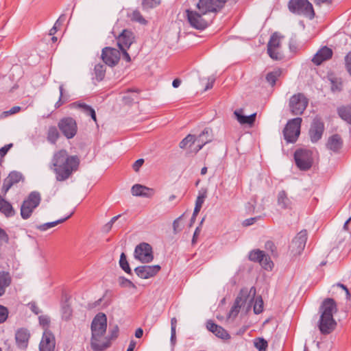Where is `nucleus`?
Returning <instances> with one entry per match:
<instances>
[{
    "label": "nucleus",
    "mask_w": 351,
    "mask_h": 351,
    "mask_svg": "<svg viewBox=\"0 0 351 351\" xmlns=\"http://www.w3.org/2000/svg\"><path fill=\"white\" fill-rule=\"evenodd\" d=\"M80 165L77 156H69L64 149L54 153L51 160V169L56 174V178L62 182L69 178L76 171Z\"/></svg>",
    "instance_id": "f257e3e1"
},
{
    "label": "nucleus",
    "mask_w": 351,
    "mask_h": 351,
    "mask_svg": "<svg viewBox=\"0 0 351 351\" xmlns=\"http://www.w3.org/2000/svg\"><path fill=\"white\" fill-rule=\"evenodd\" d=\"M90 346L93 351H104L110 347V339L104 338L107 329V317L99 313L93 318L91 326Z\"/></svg>",
    "instance_id": "f03ea898"
},
{
    "label": "nucleus",
    "mask_w": 351,
    "mask_h": 351,
    "mask_svg": "<svg viewBox=\"0 0 351 351\" xmlns=\"http://www.w3.org/2000/svg\"><path fill=\"white\" fill-rule=\"evenodd\" d=\"M186 16L190 25L199 30L206 29L212 22L214 16L203 14L202 12L186 10Z\"/></svg>",
    "instance_id": "7ed1b4c3"
},
{
    "label": "nucleus",
    "mask_w": 351,
    "mask_h": 351,
    "mask_svg": "<svg viewBox=\"0 0 351 351\" xmlns=\"http://www.w3.org/2000/svg\"><path fill=\"white\" fill-rule=\"evenodd\" d=\"M41 201V195L38 191L31 192L23 202L21 206V216L23 219H29L34 209L36 208Z\"/></svg>",
    "instance_id": "20e7f679"
},
{
    "label": "nucleus",
    "mask_w": 351,
    "mask_h": 351,
    "mask_svg": "<svg viewBox=\"0 0 351 351\" xmlns=\"http://www.w3.org/2000/svg\"><path fill=\"white\" fill-rule=\"evenodd\" d=\"M288 8L293 14L303 15L310 19L315 16L313 5L308 0H290Z\"/></svg>",
    "instance_id": "39448f33"
},
{
    "label": "nucleus",
    "mask_w": 351,
    "mask_h": 351,
    "mask_svg": "<svg viewBox=\"0 0 351 351\" xmlns=\"http://www.w3.org/2000/svg\"><path fill=\"white\" fill-rule=\"evenodd\" d=\"M302 121V119L300 117L288 121L283 130L284 138L287 143H293L297 141L300 134Z\"/></svg>",
    "instance_id": "423d86ee"
},
{
    "label": "nucleus",
    "mask_w": 351,
    "mask_h": 351,
    "mask_svg": "<svg viewBox=\"0 0 351 351\" xmlns=\"http://www.w3.org/2000/svg\"><path fill=\"white\" fill-rule=\"evenodd\" d=\"M308 104V98L303 93L292 95L289 101V110L293 115H302Z\"/></svg>",
    "instance_id": "0eeeda50"
},
{
    "label": "nucleus",
    "mask_w": 351,
    "mask_h": 351,
    "mask_svg": "<svg viewBox=\"0 0 351 351\" xmlns=\"http://www.w3.org/2000/svg\"><path fill=\"white\" fill-rule=\"evenodd\" d=\"M226 1L227 0H199L196 7L203 14L214 16L213 14L219 12Z\"/></svg>",
    "instance_id": "6e6552de"
},
{
    "label": "nucleus",
    "mask_w": 351,
    "mask_h": 351,
    "mask_svg": "<svg viewBox=\"0 0 351 351\" xmlns=\"http://www.w3.org/2000/svg\"><path fill=\"white\" fill-rule=\"evenodd\" d=\"M135 259L143 263H149L154 259L152 246L147 243H141L135 247L134 252Z\"/></svg>",
    "instance_id": "1a4fd4ad"
},
{
    "label": "nucleus",
    "mask_w": 351,
    "mask_h": 351,
    "mask_svg": "<svg viewBox=\"0 0 351 351\" xmlns=\"http://www.w3.org/2000/svg\"><path fill=\"white\" fill-rule=\"evenodd\" d=\"M58 126L63 135L69 139L73 138L77 131V123L72 117L61 119Z\"/></svg>",
    "instance_id": "9d476101"
},
{
    "label": "nucleus",
    "mask_w": 351,
    "mask_h": 351,
    "mask_svg": "<svg viewBox=\"0 0 351 351\" xmlns=\"http://www.w3.org/2000/svg\"><path fill=\"white\" fill-rule=\"evenodd\" d=\"M307 241V232L301 230L292 240L289 246L290 253L293 256L300 255L304 250Z\"/></svg>",
    "instance_id": "9b49d317"
},
{
    "label": "nucleus",
    "mask_w": 351,
    "mask_h": 351,
    "mask_svg": "<svg viewBox=\"0 0 351 351\" xmlns=\"http://www.w3.org/2000/svg\"><path fill=\"white\" fill-rule=\"evenodd\" d=\"M282 36L278 32L274 33L267 43V53L269 57L275 60H281L282 58V53L278 51L280 47V39Z\"/></svg>",
    "instance_id": "f8f14e48"
},
{
    "label": "nucleus",
    "mask_w": 351,
    "mask_h": 351,
    "mask_svg": "<svg viewBox=\"0 0 351 351\" xmlns=\"http://www.w3.org/2000/svg\"><path fill=\"white\" fill-rule=\"evenodd\" d=\"M295 164L301 170H308L312 166L311 152L308 150H297L294 154Z\"/></svg>",
    "instance_id": "ddd939ff"
},
{
    "label": "nucleus",
    "mask_w": 351,
    "mask_h": 351,
    "mask_svg": "<svg viewBox=\"0 0 351 351\" xmlns=\"http://www.w3.org/2000/svg\"><path fill=\"white\" fill-rule=\"evenodd\" d=\"M120 51L119 50L110 47H104L101 51V58L104 62L111 67L117 65L120 60Z\"/></svg>",
    "instance_id": "4468645a"
},
{
    "label": "nucleus",
    "mask_w": 351,
    "mask_h": 351,
    "mask_svg": "<svg viewBox=\"0 0 351 351\" xmlns=\"http://www.w3.org/2000/svg\"><path fill=\"white\" fill-rule=\"evenodd\" d=\"M324 123L319 117H315L311 125L309 136L312 143L319 141L324 132Z\"/></svg>",
    "instance_id": "2eb2a0df"
},
{
    "label": "nucleus",
    "mask_w": 351,
    "mask_h": 351,
    "mask_svg": "<svg viewBox=\"0 0 351 351\" xmlns=\"http://www.w3.org/2000/svg\"><path fill=\"white\" fill-rule=\"evenodd\" d=\"M55 347L54 335L49 330H45L39 344V351H54Z\"/></svg>",
    "instance_id": "dca6fc26"
},
{
    "label": "nucleus",
    "mask_w": 351,
    "mask_h": 351,
    "mask_svg": "<svg viewBox=\"0 0 351 351\" xmlns=\"http://www.w3.org/2000/svg\"><path fill=\"white\" fill-rule=\"evenodd\" d=\"M160 270L159 265H142L134 269L136 274L142 279H148L156 275Z\"/></svg>",
    "instance_id": "f3484780"
},
{
    "label": "nucleus",
    "mask_w": 351,
    "mask_h": 351,
    "mask_svg": "<svg viewBox=\"0 0 351 351\" xmlns=\"http://www.w3.org/2000/svg\"><path fill=\"white\" fill-rule=\"evenodd\" d=\"M212 129L206 128L197 136H195V147L193 149L195 153L198 152L207 143L213 141Z\"/></svg>",
    "instance_id": "a211bd4d"
},
{
    "label": "nucleus",
    "mask_w": 351,
    "mask_h": 351,
    "mask_svg": "<svg viewBox=\"0 0 351 351\" xmlns=\"http://www.w3.org/2000/svg\"><path fill=\"white\" fill-rule=\"evenodd\" d=\"M337 322L333 316L320 315L318 327L322 334L328 335L336 328Z\"/></svg>",
    "instance_id": "6ab92c4d"
},
{
    "label": "nucleus",
    "mask_w": 351,
    "mask_h": 351,
    "mask_svg": "<svg viewBox=\"0 0 351 351\" xmlns=\"http://www.w3.org/2000/svg\"><path fill=\"white\" fill-rule=\"evenodd\" d=\"M23 180L24 177L21 173L16 171L10 172L3 180L2 192L5 194L14 184L19 183L20 181H23Z\"/></svg>",
    "instance_id": "aec40b11"
},
{
    "label": "nucleus",
    "mask_w": 351,
    "mask_h": 351,
    "mask_svg": "<svg viewBox=\"0 0 351 351\" xmlns=\"http://www.w3.org/2000/svg\"><path fill=\"white\" fill-rule=\"evenodd\" d=\"M134 40V34L128 29H123L117 37V45L121 49H129Z\"/></svg>",
    "instance_id": "412c9836"
},
{
    "label": "nucleus",
    "mask_w": 351,
    "mask_h": 351,
    "mask_svg": "<svg viewBox=\"0 0 351 351\" xmlns=\"http://www.w3.org/2000/svg\"><path fill=\"white\" fill-rule=\"evenodd\" d=\"M337 311V303L334 299L330 298L324 300L319 307L320 315L323 316H333V314Z\"/></svg>",
    "instance_id": "4be33fe9"
},
{
    "label": "nucleus",
    "mask_w": 351,
    "mask_h": 351,
    "mask_svg": "<svg viewBox=\"0 0 351 351\" xmlns=\"http://www.w3.org/2000/svg\"><path fill=\"white\" fill-rule=\"evenodd\" d=\"M332 56V49L328 47H324L314 55L312 61L315 64L319 65L323 62L331 58Z\"/></svg>",
    "instance_id": "5701e85b"
},
{
    "label": "nucleus",
    "mask_w": 351,
    "mask_h": 351,
    "mask_svg": "<svg viewBox=\"0 0 351 351\" xmlns=\"http://www.w3.org/2000/svg\"><path fill=\"white\" fill-rule=\"evenodd\" d=\"M327 149L335 153H338L343 146V140L339 134H335L330 136L326 144Z\"/></svg>",
    "instance_id": "b1692460"
},
{
    "label": "nucleus",
    "mask_w": 351,
    "mask_h": 351,
    "mask_svg": "<svg viewBox=\"0 0 351 351\" xmlns=\"http://www.w3.org/2000/svg\"><path fill=\"white\" fill-rule=\"evenodd\" d=\"M131 193L134 196H140L144 197H151L154 194L153 189L148 188L145 186L136 184L131 189Z\"/></svg>",
    "instance_id": "393cba45"
},
{
    "label": "nucleus",
    "mask_w": 351,
    "mask_h": 351,
    "mask_svg": "<svg viewBox=\"0 0 351 351\" xmlns=\"http://www.w3.org/2000/svg\"><path fill=\"white\" fill-rule=\"evenodd\" d=\"M29 333L27 329L20 328L15 334V339L17 346L21 348H25L28 344Z\"/></svg>",
    "instance_id": "a878e982"
},
{
    "label": "nucleus",
    "mask_w": 351,
    "mask_h": 351,
    "mask_svg": "<svg viewBox=\"0 0 351 351\" xmlns=\"http://www.w3.org/2000/svg\"><path fill=\"white\" fill-rule=\"evenodd\" d=\"M243 110L239 109L234 111V114L237 119V121L241 124H248L252 125L256 119V113H253L250 116H245L242 114Z\"/></svg>",
    "instance_id": "bb28decb"
},
{
    "label": "nucleus",
    "mask_w": 351,
    "mask_h": 351,
    "mask_svg": "<svg viewBox=\"0 0 351 351\" xmlns=\"http://www.w3.org/2000/svg\"><path fill=\"white\" fill-rule=\"evenodd\" d=\"M278 205L282 209H291L292 201L289 198L285 191H280L278 194Z\"/></svg>",
    "instance_id": "cd10ccee"
},
{
    "label": "nucleus",
    "mask_w": 351,
    "mask_h": 351,
    "mask_svg": "<svg viewBox=\"0 0 351 351\" xmlns=\"http://www.w3.org/2000/svg\"><path fill=\"white\" fill-rule=\"evenodd\" d=\"M12 282V278L8 272H0V297L4 295L5 289Z\"/></svg>",
    "instance_id": "c85d7f7f"
},
{
    "label": "nucleus",
    "mask_w": 351,
    "mask_h": 351,
    "mask_svg": "<svg viewBox=\"0 0 351 351\" xmlns=\"http://www.w3.org/2000/svg\"><path fill=\"white\" fill-rule=\"evenodd\" d=\"M251 293H253V294L255 295L256 289L254 287L250 289V293H248L247 289H241L234 304L241 307L245 304L247 298Z\"/></svg>",
    "instance_id": "c756f323"
},
{
    "label": "nucleus",
    "mask_w": 351,
    "mask_h": 351,
    "mask_svg": "<svg viewBox=\"0 0 351 351\" xmlns=\"http://www.w3.org/2000/svg\"><path fill=\"white\" fill-rule=\"evenodd\" d=\"M0 212L3 213L6 217H12L15 212L12 206L6 200H5L0 195Z\"/></svg>",
    "instance_id": "7c9ffc66"
},
{
    "label": "nucleus",
    "mask_w": 351,
    "mask_h": 351,
    "mask_svg": "<svg viewBox=\"0 0 351 351\" xmlns=\"http://www.w3.org/2000/svg\"><path fill=\"white\" fill-rule=\"evenodd\" d=\"M337 112L343 120L351 123V106H341L337 109Z\"/></svg>",
    "instance_id": "2f4dec72"
},
{
    "label": "nucleus",
    "mask_w": 351,
    "mask_h": 351,
    "mask_svg": "<svg viewBox=\"0 0 351 351\" xmlns=\"http://www.w3.org/2000/svg\"><path fill=\"white\" fill-rule=\"evenodd\" d=\"M71 216V214L69 215V216L66 217L65 218L60 219L56 220L55 221L47 222V223H45L43 224H40V225H36V228L40 231H43V232L46 231L49 228L55 227L58 224L63 223L66 219H68Z\"/></svg>",
    "instance_id": "473e14b6"
},
{
    "label": "nucleus",
    "mask_w": 351,
    "mask_h": 351,
    "mask_svg": "<svg viewBox=\"0 0 351 351\" xmlns=\"http://www.w3.org/2000/svg\"><path fill=\"white\" fill-rule=\"evenodd\" d=\"M60 137V133L56 126H50L47 130V139L51 144H56Z\"/></svg>",
    "instance_id": "72a5a7b5"
},
{
    "label": "nucleus",
    "mask_w": 351,
    "mask_h": 351,
    "mask_svg": "<svg viewBox=\"0 0 351 351\" xmlns=\"http://www.w3.org/2000/svg\"><path fill=\"white\" fill-rule=\"evenodd\" d=\"M77 106H78L79 108L81 109V110L84 113H85L87 115L90 116L92 119L95 122H97V117H96L95 111V110L91 106H88V105L84 104V103H79L77 104Z\"/></svg>",
    "instance_id": "f704fd0d"
},
{
    "label": "nucleus",
    "mask_w": 351,
    "mask_h": 351,
    "mask_svg": "<svg viewBox=\"0 0 351 351\" xmlns=\"http://www.w3.org/2000/svg\"><path fill=\"white\" fill-rule=\"evenodd\" d=\"M328 80L330 82L331 90L333 93L340 92L342 90V81L341 78L330 77Z\"/></svg>",
    "instance_id": "c9c22d12"
},
{
    "label": "nucleus",
    "mask_w": 351,
    "mask_h": 351,
    "mask_svg": "<svg viewBox=\"0 0 351 351\" xmlns=\"http://www.w3.org/2000/svg\"><path fill=\"white\" fill-rule=\"evenodd\" d=\"M192 145L195 146V136L193 134H188L182 140L179 145L181 149H185L187 147H190Z\"/></svg>",
    "instance_id": "e433bc0d"
},
{
    "label": "nucleus",
    "mask_w": 351,
    "mask_h": 351,
    "mask_svg": "<svg viewBox=\"0 0 351 351\" xmlns=\"http://www.w3.org/2000/svg\"><path fill=\"white\" fill-rule=\"evenodd\" d=\"M281 75V71L279 69H276L274 71H272L271 72H269L266 75V80L267 82L271 86H274L276 84V80L278 79V77Z\"/></svg>",
    "instance_id": "4c0bfd02"
},
{
    "label": "nucleus",
    "mask_w": 351,
    "mask_h": 351,
    "mask_svg": "<svg viewBox=\"0 0 351 351\" xmlns=\"http://www.w3.org/2000/svg\"><path fill=\"white\" fill-rule=\"evenodd\" d=\"M95 78L97 81H101L106 75V66L102 64H97L94 68Z\"/></svg>",
    "instance_id": "58836bf2"
},
{
    "label": "nucleus",
    "mask_w": 351,
    "mask_h": 351,
    "mask_svg": "<svg viewBox=\"0 0 351 351\" xmlns=\"http://www.w3.org/2000/svg\"><path fill=\"white\" fill-rule=\"evenodd\" d=\"M264 253L262 250H254L250 252L248 257L250 261L259 263L263 258Z\"/></svg>",
    "instance_id": "ea45409f"
},
{
    "label": "nucleus",
    "mask_w": 351,
    "mask_h": 351,
    "mask_svg": "<svg viewBox=\"0 0 351 351\" xmlns=\"http://www.w3.org/2000/svg\"><path fill=\"white\" fill-rule=\"evenodd\" d=\"M119 265L121 268L127 274H131L132 270L130 267L125 254L123 252L120 256Z\"/></svg>",
    "instance_id": "a19ab883"
},
{
    "label": "nucleus",
    "mask_w": 351,
    "mask_h": 351,
    "mask_svg": "<svg viewBox=\"0 0 351 351\" xmlns=\"http://www.w3.org/2000/svg\"><path fill=\"white\" fill-rule=\"evenodd\" d=\"M130 19L132 21L137 22L142 25H146L147 23V21L142 16L141 12L137 10H135L132 12L130 15Z\"/></svg>",
    "instance_id": "79ce46f5"
},
{
    "label": "nucleus",
    "mask_w": 351,
    "mask_h": 351,
    "mask_svg": "<svg viewBox=\"0 0 351 351\" xmlns=\"http://www.w3.org/2000/svg\"><path fill=\"white\" fill-rule=\"evenodd\" d=\"M254 346L258 351H266L268 343L267 341L261 337H258L254 341Z\"/></svg>",
    "instance_id": "37998d69"
},
{
    "label": "nucleus",
    "mask_w": 351,
    "mask_h": 351,
    "mask_svg": "<svg viewBox=\"0 0 351 351\" xmlns=\"http://www.w3.org/2000/svg\"><path fill=\"white\" fill-rule=\"evenodd\" d=\"M259 263L265 269L267 270H271L274 266L273 262L271 261L270 257L267 256L265 253Z\"/></svg>",
    "instance_id": "c03bdc74"
},
{
    "label": "nucleus",
    "mask_w": 351,
    "mask_h": 351,
    "mask_svg": "<svg viewBox=\"0 0 351 351\" xmlns=\"http://www.w3.org/2000/svg\"><path fill=\"white\" fill-rule=\"evenodd\" d=\"M160 3V0H143L142 7L143 10H149L156 8Z\"/></svg>",
    "instance_id": "a18cd8bd"
},
{
    "label": "nucleus",
    "mask_w": 351,
    "mask_h": 351,
    "mask_svg": "<svg viewBox=\"0 0 351 351\" xmlns=\"http://www.w3.org/2000/svg\"><path fill=\"white\" fill-rule=\"evenodd\" d=\"M72 315V309L69 304L64 303L62 306V317L65 320H69Z\"/></svg>",
    "instance_id": "49530a36"
},
{
    "label": "nucleus",
    "mask_w": 351,
    "mask_h": 351,
    "mask_svg": "<svg viewBox=\"0 0 351 351\" xmlns=\"http://www.w3.org/2000/svg\"><path fill=\"white\" fill-rule=\"evenodd\" d=\"M207 197V192L206 190H201L198 193V195L197 197L196 201H195V206L197 207L201 208L202 207V205L204 202L205 199Z\"/></svg>",
    "instance_id": "de8ad7c7"
},
{
    "label": "nucleus",
    "mask_w": 351,
    "mask_h": 351,
    "mask_svg": "<svg viewBox=\"0 0 351 351\" xmlns=\"http://www.w3.org/2000/svg\"><path fill=\"white\" fill-rule=\"evenodd\" d=\"M213 334L222 339H228L230 337L228 332L220 326H218L217 330H214Z\"/></svg>",
    "instance_id": "09e8293b"
},
{
    "label": "nucleus",
    "mask_w": 351,
    "mask_h": 351,
    "mask_svg": "<svg viewBox=\"0 0 351 351\" xmlns=\"http://www.w3.org/2000/svg\"><path fill=\"white\" fill-rule=\"evenodd\" d=\"M263 310V301L262 300V298L258 297L256 299L255 304L254 306V312L255 314H259L262 313Z\"/></svg>",
    "instance_id": "8fccbe9b"
},
{
    "label": "nucleus",
    "mask_w": 351,
    "mask_h": 351,
    "mask_svg": "<svg viewBox=\"0 0 351 351\" xmlns=\"http://www.w3.org/2000/svg\"><path fill=\"white\" fill-rule=\"evenodd\" d=\"M39 323L44 328V331L45 330H49V324H50V318L48 315H40L38 317Z\"/></svg>",
    "instance_id": "3c124183"
},
{
    "label": "nucleus",
    "mask_w": 351,
    "mask_h": 351,
    "mask_svg": "<svg viewBox=\"0 0 351 351\" xmlns=\"http://www.w3.org/2000/svg\"><path fill=\"white\" fill-rule=\"evenodd\" d=\"M8 309L0 304V324H2L6 321L8 317Z\"/></svg>",
    "instance_id": "603ef678"
},
{
    "label": "nucleus",
    "mask_w": 351,
    "mask_h": 351,
    "mask_svg": "<svg viewBox=\"0 0 351 351\" xmlns=\"http://www.w3.org/2000/svg\"><path fill=\"white\" fill-rule=\"evenodd\" d=\"M119 284L123 287L136 288L135 285L131 280L125 278V277L119 278Z\"/></svg>",
    "instance_id": "864d4df0"
},
{
    "label": "nucleus",
    "mask_w": 351,
    "mask_h": 351,
    "mask_svg": "<svg viewBox=\"0 0 351 351\" xmlns=\"http://www.w3.org/2000/svg\"><path fill=\"white\" fill-rule=\"evenodd\" d=\"M21 108L20 106H14L11 108L8 111H4L2 112L1 117H6L9 115L16 114L21 110Z\"/></svg>",
    "instance_id": "5fc2aeb1"
},
{
    "label": "nucleus",
    "mask_w": 351,
    "mask_h": 351,
    "mask_svg": "<svg viewBox=\"0 0 351 351\" xmlns=\"http://www.w3.org/2000/svg\"><path fill=\"white\" fill-rule=\"evenodd\" d=\"M345 66L347 71L351 76V51H349L344 58Z\"/></svg>",
    "instance_id": "6e6d98bb"
},
{
    "label": "nucleus",
    "mask_w": 351,
    "mask_h": 351,
    "mask_svg": "<svg viewBox=\"0 0 351 351\" xmlns=\"http://www.w3.org/2000/svg\"><path fill=\"white\" fill-rule=\"evenodd\" d=\"M130 93H134V91H132L131 90H128V92H127V94L123 97V101L125 104H131L135 99L132 96H131L130 95Z\"/></svg>",
    "instance_id": "4d7b16f0"
},
{
    "label": "nucleus",
    "mask_w": 351,
    "mask_h": 351,
    "mask_svg": "<svg viewBox=\"0 0 351 351\" xmlns=\"http://www.w3.org/2000/svg\"><path fill=\"white\" fill-rule=\"evenodd\" d=\"M182 215L180 216L179 217H178L176 219H175L173 221V232L175 233H177L181 230V228L180 226V220L182 218Z\"/></svg>",
    "instance_id": "13d9d810"
},
{
    "label": "nucleus",
    "mask_w": 351,
    "mask_h": 351,
    "mask_svg": "<svg viewBox=\"0 0 351 351\" xmlns=\"http://www.w3.org/2000/svg\"><path fill=\"white\" fill-rule=\"evenodd\" d=\"M218 326H219V325H217L211 320L208 321L206 323L207 329L209 331L212 332L213 333H214V330L217 329Z\"/></svg>",
    "instance_id": "bf43d9fd"
},
{
    "label": "nucleus",
    "mask_w": 351,
    "mask_h": 351,
    "mask_svg": "<svg viewBox=\"0 0 351 351\" xmlns=\"http://www.w3.org/2000/svg\"><path fill=\"white\" fill-rule=\"evenodd\" d=\"M144 160L143 158L138 159L135 161V162L132 165L133 169L137 172L138 171L140 167L143 165Z\"/></svg>",
    "instance_id": "052dcab7"
},
{
    "label": "nucleus",
    "mask_w": 351,
    "mask_h": 351,
    "mask_svg": "<svg viewBox=\"0 0 351 351\" xmlns=\"http://www.w3.org/2000/svg\"><path fill=\"white\" fill-rule=\"evenodd\" d=\"M12 143H10L1 147L0 149V156L3 157L6 155L9 149L12 147Z\"/></svg>",
    "instance_id": "680f3d73"
},
{
    "label": "nucleus",
    "mask_w": 351,
    "mask_h": 351,
    "mask_svg": "<svg viewBox=\"0 0 351 351\" xmlns=\"http://www.w3.org/2000/svg\"><path fill=\"white\" fill-rule=\"evenodd\" d=\"M336 286L338 287H340L343 290L345 291L346 292V299L347 300H350L351 298V294L348 290V289L346 287V286H345L343 284L341 283V282H338L336 284Z\"/></svg>",
    "instance_id": "e2e57ef3"
},
{
    "label": "nucleus",
    "mask_w": 351,
    "mask_h": 351,
    "mask_svg": "<svg viewBox=\"0 0 351 351\" xmlns=\"http://www.w3.org/2000/svg\"><path fill=\"white\" fill-rule=\"evenodd\" d=\"M28 306H29L31 311L36 315H38L40 313V310L35 302H30L28 304Z\"/></svg>",
    "instance_id": "0e129e2a"
},
{
    "label": "nucleus",
    "mask_w": 351,
    "mask_h": 351,
    "mask_svg": "<svg viewBox=\"0 0 351 351\" xmlns=\"http://www.w3.org/2000/svg\"><path fill=\"white\" fill-rule=\"evenodd\" d=\"M66 20V16L64 14H61L58 20L56 21L54 25H56V27L59 29V27L62 25V24Z\"/></svg>",
    "instance_id": "69168bd1"
},
{
    "label": "nucleus",
    "mask_w": 351,
    "mask_h": 351,
    "mask_svg": "<svg viewBox=\"0 0 351 351\" xmlns=\"http://www.w3.org/2000/svg\"><path fill=\"white\" fill-rule=\"evenodd\" d=\"M0 240L5 243H8L9 240L8 234L1 228H0Z\"/></svg>",
    "instance_id": "338daca9"
},
{
    "label": "nucleus",
    "mask_w": 351,
    "mask_h": 351,
    "mask_svg": "<svg viewBox=\"0 0 351 351\" xmlns=\"http://www.w3.org/2000/svg\"><path fill=\"white\" fill-rule=\"evenodd\" d=\"M343 229L349 231L351 234V217L345 222Z\"/></svg>",
    "instance_id": "774afa93"
}]
</instances>
